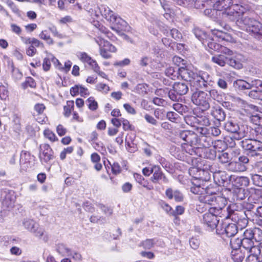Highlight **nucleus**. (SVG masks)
<instances>
[{
  "mask_svg": "<svg viewBox=\"0 0 262 262\" xmlns=\"http://www.w3.org/2000/svg\"><path fill=\"white\" fill-rule=\"evenodd\" d=\"M231 257L234 262H242L245 257V254L241 250H232Z\"/></svg>",
  "mask_w": 262,
  "mask_h": 262,
  "instance_id": "obj_36",
  "label": "nucleus"
},
{
  "mask_svg": "<svg viewBox=\"0 0 262 262\" xmlns=\"http://www.w3.org/2000/svg\"><path fill=\"white\" fill-rule=\"evenodd\" d=\"M21 86L24 89H26L28 87L35 88L36 86V83L34 79L31 77H27L25 81L21 83Z\"/></svg>",
  "mask_w": 262,
  "mask_h": 262,
  "instance_id": "obj_43",
  "label": "nucleus"
},
{
  "mask_svg": "<svg viewBox=\"0 0 262 262\" xmlns=\"http://www.w3.org/2000/svg\"><path fill=\"white\" fill-rule=\"evenodd\" d=\"M189 173L196 179L204 180V174L208 173L203 170V168L199 169L197 167H192L189 169Z\"/></svg>",
  "mask_w": 262,
  "mask_h": 262,
  "instance_id": "obj_33",
  "label": "nucleus"
},
{
  "mask_svg": "<svg viewBox=\"0 0 262 262\" xmlns=\"http://www.w3.org/2000/svg\"><path fill=\"white\" fill-rule=\"evenodd\" d=\"M255 21L254 19L251 18L249 17L245 16L241 19L237 20V25L241 27H243L242 25L245 26V29L249 28L252 25L253 21Z\"/></svg>",
  "mask_w": 262,
  "mask_h": 262,
  "instance_id": "obj_40",
  "label": "nucleus"
},
{
  "mask_svg": "<svg viewBox=\"0 0 262 262\" xmlns=\"http://www.w3.org/2000/svg\"><path fill=\"white\" fill-rule=\"evenodd\" d=\"M261 234L262 230L259 228H249L244 232L243 237L258 242L261 238Z\"/></svg>",
  "mask_w": 262,
  "mask_h": 262,
  "instance_id": "obj_18",
  "label": "nucleus"
},
{
  "mask_svg": "<svg viewBox=\"0 0 262 262\" xmlns=\"http://www.w3.org/2000/svg\"><path fill=\"white\" fill-rule=\"evenodd\" d=\"M224 171H220L213 175L214 182L219 186L229 187L231 185L232 176Z\"/></svg>",
  "mask_w": 262,
  "mask_h": 262,
  "instance_id": "obj_11",
  "label": "nucleus"
},
{
  "mask_svg": "<svg viewBox=\"0 0 262 262\" xmlns=\"http://www.w3.org/2000/svg\"><path fill=\"white\" fill-rule=\"evenodd\" d=\"M197 125L209 126L210 124V120L206 116H201L196 117Z\"/></svg>",
  "mask_w": 262,
  "mask_h": 262,
  "instance_id": "obj_49",
  "label": "nucleus"
},
{
  "mask_svg": "<svg viewBox=\"0 0 262 262\" xmlns=\"http://www.w3.org/2000/svg\"><path fill=\"white\" fill-rule=\"evenodd\" d=\"M246 30L253 34L254 36L262 41V24L255 20L252 25Z\"/></svg>",
  "mask_w": 262,
  "mask_h": 262,
  "instance_id": "obj_22",
  "label": "nucleus"
},
{
  "mask_svg": "<svg viewBox=\"0 0 262 262\" xmlns=\"http://www.w3.org/2000/svg\"><path fill=\"white\" fill-rule=\"evenodd\" d=\"M215 41L216 40H215L214 38H212L210 39L205 40V41H203V45L205 46L207 45L208 48L211 50L223 53L228 55L232 54L233 52L232 51L230 50L224 46L216 43Z\"/></svg>",
  "mask_w": 262,
  "mask_h": 262,
  "instance_id": "obj_14",
  "label": "nucleus"
},
{
  "mask_svg": "<svg viewBox=\"0 0 262 262\" xmlns=\"http://www.w3.org/2000/svg\"><path fill=\"white\" fill-rule=\"evenodd\" d=\"M210 114L214 119L219 121H223L226 118V114L224 110L219 106L213 107Z\"/></svg>",
  "mask_w": 262,
  "mask_h": 262,
  "instance_id": "obj_29",
  "label": "nucleus"
},
{
  "mask_svg": "<svg viewBox=\"0 0 262 262\" xmlns=\"http://www.w3.org/2000/svg\"><path fill=\"white\" fill-rule=\"evenodd\" d=\"M233 86L235 89L241 90L250 89L249 83L242 79H238L235 81L233 83Z\"/></svg>",
  "mask_w": 262,
  "mask_h": 262,
  "instance_id": "obj_38",
  "label": "nucleus"
},
{
  "mask_svg": "<svg viewBox=\"0 0 262 262\" xmlns=\"http://www.w3.org/2000/svg\"><path fill=\"white\" fill-rule=\"evenodd\" d=\"M74 102L72 101H68L67 105L64 106V116L67 117L70 116L71 111L74 109Z\"/></svg>",
  "mask_w": 262,
  "mask_h": 262,
  "instance_id": "obj_54",
  "label": "nucleus"
},
{
  "mask_svg": "<svg viewBox=\"0 0 262 262\" xmlns=\"http://www.w3.org/2000/svg\"><path fill=\"white\" fill-rule=\"evenodd\" d=\"M23 224L26 229L34 233L36 236L40 238L43 235L44 230L39 227L38 224L34 221L32 220H25Z\"/></svg>",
  "mask_w": 262,
  "mask_h": 262,
  "instance_id": "obj_12",
  "label": "nucleus"
},
{
  "mask_svg": "<svg viewBox=\"0 0 262 262\" xmlns=\"http://www.w3.org/2000/svg\"><path fill=\"white\" fill-rule=\"evenodd\" d=\"M44 136L46 138H48L49 140L52 142H54L58 140L57 137L55 134L51 130L47 129L44 130Z\"/></svg>",
  "mask_w": 262,
  "mask_h": 262,
  "instance_id": "obj_59",
  "label": "nucleus"
},
{
  "mask_svg": "<svg viewBox=\"0 0 262 262\" xmlns=\"http://www.w3.org/2000/svg\"><path fill=\"white\" fill-rule=\"evenodd\" d=\"M238 163L242 166V167L244 168V169L246 171L247 170V164H248L249 162V159L246 156H240L236 159Z\"/></svg>",
  "mask_w": 262,
  "mask_h": 262,
  "instance_id": "obj_56",
  "label": "nucleus"
},
{
  "mask_svg": "<svg viewBox=\"0 0 262 262\" xmlns=\"http://www.w3.org/2000/svg\"><path fill=\"white\" fill-rule=\"evenodd\" d=\"M182 152H183V155L185 156H180L178 155V158L181 159H184V157H187L188 155L194 156L196 155V151L195 147H193V145H189L188 144L184 143L181 146Z\"/></svg>",
  "mask_w": 262,
  "mask_h": 262,
  "instance_id": "obj_30",
  "label": "nucleus"
},
{
  "mask_svg": "<svg viewBox=\"0 0 262 262\" xmlns=\"http://www.w3.org/2000/svg\"><path fill=\"white\" fill-rule=\"evenodd\" d=\"M211 60L221 67H224L227 64L228 57L223 54L216 55L212 57Z\"/></svg>",
  "mask_w": 262,
  "mask_h": 262,
  "instance_id": "obj_34",
  "label": "nucleus"
},
{
  "mask_svg": "<svg viewBox=\"0 0 262 262\" xmlns=\"http://www.w3.org/2000/svg\"><path fill=\"white\" fill-rule=\"evenodd\" d=\"M255 241L243 237L242 238V246L247 250L250 254H253V249L256 246L254 245V242Z\"/></svg>",
  "mask_w": 262,
  "mask_h": 262,
  "instance_id": "obj_35",
  "label": "nucleus"
},
{
  "mask_svg": "<svg viewBox=\"0 0 262 262\" xmlns=\"http://www.w3.org/2000/svg\"><path fill=\"white\" fill-rule=\"evenodd\" d=\"M208 182L204 184H203V186H204V189L205 190L204 192V195H212L215 194L216 189L213 188L211 185H208Z\"/></svg>",
  "mask_w": 262,
  "mask_h": 262,
  "instance_id": "obj_57",
  "label": "nucleus"
},
{
  "mask_svg": "<svg viewBox=\"0 0 262 262\" xmlns=\"http://www.w3.org/2000/svg\"><path fill=\"white\" fill-rule=\"evenodd\" d=\"M218 159L221 163L225 164V165L229 163L230 160L229 155L227 152L220 153Z\"/></svg>",
  "mask_w": 262,
  "mask_h": 262,
  "instance_id": "obj_53",
  "label": "nucleus"
},
{
  "mask_svg": "<svg viewBox=\"0 0 262 262\" xmlns=\"http://www.w3.org/2000/svg\"><path fill=\"white\" fill-rule=\"evenodd\" d=\"M230 244L233 249L232 250H240L239 248L242 247V238H231Z\"/></svg>",
  "mask_w": 262,
  "mask_h": 262,
  "instance_id": "obj_47",
  "label": "nucleus"
},
{
  "mask_svg": "<svg viewBox=\"0 0 262 262\" xmlns=\"http://www.w3.org/2000/svg\"><path fill=\"white\" fill-rule=\"evenodd\" d=\"M251 179L254 185L262 187V174L257 172L251 174Z\"/></svg>",
  "mask_w": 262,
  "mask_h": 262,
  "instance_id": "obj_46",
  "label": "nucleus"
},
{
  "mask_svg": "<svg viewBox=\"0 0 262 262\" xmlns=\"http://www.w3.org/2000/svg\"><path fill=\"white\" fill-rule=\"evenodd\" d=\"M225 167L228 171L233 172H239L245 171L236 159L230 162L225 165Z\"/></svg>",
  "mask_w": 262,
  "mask_h": 262,
  "instance_id": "obj_32",
  "label": "nucleus"
},
{
  "mask_svg": "<svg viewBox=\"0 0 262 262\" xmlns=\"http://www.w3.org/2000/svg\"><path fill=\"white\" fill-rule=\"evenodd\" d=\"M190 191L194 194L203 196L204 192H205V190L204 189V186H203V185L201 186L200 184H194L193 186L191 187Z\"/></svg>",
  "mask_w": 262,
  "mask_h": 262,
  "instance_id": "obj_45",
  "label": "nucleus"
},
{
  "mask_svg": "<svg viewBox=\"0 0 262 262\" xmlns=\"http://www.w3.org/2000/svg\"><path fill=\"white\" fill-rule=\"evenodd\" d=\"M46 108L45 106L42 103H37L34 106V116L42 115L45 110Z\"/></svg>",
  "mask_w": 262,
  "mask_h": 262,
  "instance_id": "obj_60",
  "label": "nucleus"
},
{
  "mask_svg": "<svg viewBox=\"0 0 262 262\" xmlns=\"http://www.w3.org/2000/svg\"><path fill=\"white\" fill-rule=\"evenodd\" d=\"M232 4V0H218L213 5V11H226L230 8Z\"/></svg>",
  "mask_w": 262,
  "mask_h": 262,
  "instance_id": "obj_25",
  "label": "nucleus"
},
{
  "mask_svg": "<svg viewBox=\"0 0 262 262\" xmlns=\"http://www.w3.org/2000/svg\"><path fill=\"white\" fill-rule=\"evenodd\" d=\"M39 158L42 163H48L53 159V151L49 144H43L40 146Z\"/></svg>",
  "mask_w": 262,
  "mask_h": 262,
  "instance_id": "obj_16",
  "label": "nucleus"
},
{
  "mask_svg": "<svg viewBox=\"0 0 262 262\" xmlns=\"http://www.w3.org/2000/svg\"><path fill=\"white\" fill-rule=\"evenodd\" d=\"M236 204L229 205L227 208V215L226 219H230L236 224L241 229L246 227L248 223V214L244 210H238L236 209Z\"/></svg>",
  "mask_w": 262,
  "mask_h": 262,
  "instance_id": "obj_2",
  "label": "nucleus"
},
{
  "mask_svg": "<svg viewBox=\"0 0 262 262\" xmlns=\"http://www.w3.org/2000/svg\"><path fill=\"white\" fill-rule=\"evenodd\" d=\"M225 129L233 134L235 140H239L246 136L247 127L239 124L236 120L231 119L227 121L224 125Z\"/></svg>",
  "mask_w": 262,
  "mask_h": 262,
  "instance_id": "obj_4",
  "label": "nucleus"
},
{
  "mask_svg": "<svg viewBox=\"0 0 262 262\" xmlns=\"http://www.w3.org/2000/svg\"><path fill=\"white\" fill-rule=\"evenodd\" d=\"M181 74L183 80L191 82L196 89H207L211 81L209 74L204 71H200L195 73L189 69L183 70Z\"/></svg>",
  "mask_w": 262,
  "mask_h": 262,
  "instance_id": "obj_1",
  "label": "nucleus"
},
{
  "mask_svg": "<svg viewBox=\"0 0 262 262\" xmlns=\"http://www.w3.org/2000/svg\"><path fill=\"white\" fill-rule=\"evenodd\" d=\"M250 84V89H262V81L259 79H254L252 80Z\"/></svg>",
  "mask_w": 262,
  "mask_h": 262,
  "instance_id": "obj_61",
  "label": "nucleus"
},
{
  "mask_svg": "<svg viewBox=\"0 0 262 262\" xmlns=\"http://www.w3.org/2000/svg\"><path fill=\"white\" fill-rule=\"evenodd\" d=\"M95 40L99 46L103 47L108 52L114 53L117 51L116 47L107 40L99 37L95 38Z\"/></svg>",
  "mask_w": 262,
  "mask_h": 262,
  "instance_id": "obj_31",
  "label": "nucleus"
},
{
  "mask_svg": "<svg viewBox=\"0 0 262 262\" xmlns=\"http://www.w3.org/2000/svg\"><path fill=\"white\" fill-rule=\"evenodd\" d=\"M215 194H212V195H205L203 196H200V200L201 201L205 203L210 204L211 205H215L214 201L215 198L216 197V196L215 195Z\"/></svg>",
  "mask_w": 262,
  "mask_h": 262,
  "instance_id": "obj_42",
  "label": "nucleus"
},
{
  "mask_svg": "<svg viewBox=\"0 0 262 262\" xmlns=\"http://www.w3.org/2000/svg\"><path fill=\"white\" fill-rule=\"evenodd\" d=\"M98 9L101 15L111 23L120 25L121 29L127 27V23L118 16L106 5H102L98 7Z\"/></svg>",
  "mask_w": 262,
  "mask_h": 262,
  "instance_id": "obj_5",
  "label": "nucleus"
},
{
  "mask_svg": "<svg viewBox=\"0 0 262 262\" xmlns=\"http://www.w3.org/2000/svg\"><path fill=\"white\" fill-rule=\"evenodd\" d=\"M238 226L236 224H229L225 225H219L216 230V233L224 237H233L237 233Z\"/></svg>",
  "mask_w": 262,
  "mask_h": 262,
  "instance_id": "obj_9",
  "label": "nucleus"
},
{
  "mask_svg": "<svg viewBox=\"0 0 262 262\" xmlns=\"http://www.w3.org/2000/svg\"><path fill=\"white\" fill-rule=\"evenodd\" d=\"M227 64L236 69H241L243 68V64L241 61L234 58L228 57Z\"/></svg>",
  "mask_w": 262,
  "mask_h": 262,
  "instance_id": "obj_44",
  "label": "nucleus"
},
{
  "mask_svg": "<svg viewBox=\"0 0 262 262\" xmlns=\"http://www.w3.org/2000/svg\"><path fill=\"white\" fill-rule=\"evenodd\" d=\"M31 155L30 152L23 150L20 154L19 165L20 170L26 171L30 167Z\"/></svg>",
  "mask_w": 262,
  "mask_h": 262,
  "instance_id": "obj_21",
  "label": "nucleus"
},
{
  "mask_svg": "<svg viewBox=\"0 0 262 262\" xmlns=\"http://www.w3.org/2000/svg\"><path fill=\"white\" fill-rule=\"evenodd\" d=\"M187 137V144L189 145H196L198 142V136L196 134L190 132Z\"/></svg>",
  "mask_w": 262,
  "mask_h": 262,
  "instance_id": "obj_55",
  "label": "nucleus"
},
{
  "mask_svg": "<svg viewBox=\"0 0 262 262\" xmlns=\"http://www.w3.org/2000/svg\"><path fill=\"white\" fill-rule=\"evenodd\" d=\"M165 194L169 199L171 200L174 198L177 202H182L183 201V195L178 190H173L169 188L166 190Z\"/></svg>",
  "mask_w": 262,
  "mask_h": 262,
  "instance_id": "obj_28",
  "label": "nucleus"
},
{
  "mask_svg": "<svg viewBox=\"0 0 262 262\" xmlns=\"http://www.w3.org/2000/svg\"><path fill=\"white\" fill-rule=\"evenodd\" d=\"M78 58L84 64H88L95 72H98L100 69L96 60L92 59L86 53L79 52L77 53Z\"/></svg>",
  "mask_w": 262,
  "mask_h": 262,
  "instance_id": "obj_13",
  "label": "nucleus"
},
{
  "mask_svg": "<svg viewBox=\"0 0 262 262\" xmlns=\"http://www.w3.org/2000/svg\"><path fill=\"white\" fill-rule=\"evenodd\" d=\"M191 100L194 104L200 106L203 111L207 110L210 107L207 94L203 91H199L193 93Z\"/></svg>",
  "mask_w": 262,
  "mask_h": 262,
  "instance_id": "obj_6",
  "label": "nucleus"
},
{
  "mask_svg": "<svg viewBox=\"0 0 262 262\" xmlns=\"http://www.w3.org/2000/svg\"><path fill=\"white\" fill-rule=\"evenodd\" d=\"M242 147L251 157L259 156V152L262 151V141L258 139H245L239 142Z\"/></svg>",
  "mask_w": 262,
  "mask_h": 262,
  "instance_id": "obj_3",
  "label": "nucleus"
},
{
  "mask_svg": "<svg viewBox=\"0 0 262 262\" xmlns=\"http://www.w3.org/2000/svg\"><path fill=\"white\" fill-rule=\"evenodd\" d=\"M173 109L181 114L186 113L188 112L189 108L185 105L180 103H174L173 104Z\"/></svg>",
  "mask_w": 262,
  "mask_h": 262,
  "instance_id": "obj_48",
  "label": "nucleus"
},
{
  "mask_svg": "<svg viewBox=\"0 0 262 262\" xmlns=\"http://www.w3.org/2000/svg\"><path fill=\"white\" fill-rule=\"evenodd\" d=\"M86 102L88 103L89 108L91 111H95L97 109L98 103L94 97H91L89 98L86 100Z\"/></svg>",
  "mask_w": 262,
  "mask_h": 262,
  "instance_id": "obj_58",
  "label": "nucleus"
},
{
  "mask_svg": "<svg viewBox=\"0 0 262 262\" xmlns=\"http://www.w3.org/2000/svg\"><path fill=\"white\" fill-rule=\"evenodd\" d=\"M150 180L154 184H167L169 182L168 178L158 165L155 166V170Z\"/></svg>",
  "mask_w": 262,
  "mask_h": 262,
  "instance_id": "obj_15",
  "label": "nucleus"
},
{
  "mask_svg": "<svg viewBox=\"0 0 262 262\" xmlns=\"http://www.w3.org/2000/svg\"><path fill=\"white\" fill-rule=\"evenodd\" d=\"M231 185L232 187H247L250 183L249 179L247 177H238L235 175L232 176Z\"/></svg>",
  "mask_w": 262,
  "mask_h": 262,
  "instance_id": "obj_23",
  "label": "nucleus"
},
{
  "mask_svg": "<svg viewBox=\"0 0 262 262\" xmlns=\"http://www.w3.org/2000/svg\"><path fill=\"white\" fill-rule=\"evenodd\" d=\"M14 199H11L10 195L8 194L2 201V205L4 207H6L9 209L12 208L14 205Z\"/></svg>",
  "mask_w": 262,
  "mask_h": 262,
  "instance_id": "obj_51",
  "label": "nucleus"
},
{
  "mask_svg": "<svg viewBox=\"0 0 262 262\" xmlns=\"http://www.w3.org/2000/svg\"><path fill=\"white\" fill-rule=\"evenodd\" d=\"M214 203L215 205H214V207L212 209L214 210V213L220 214V211L222 210L225 208L227 204V200L225 198L217 195L215 198Z\"/></svg>",
  "mask_w": 262,
  "mask_h": 262,
  "instance_id": "obj_26",
  "label": "nucleus"
},
{
  "mask_svg": "<svg viewBox=\"0 0 262 262\" xmlns=\"http://www.w3.org/2000/svg\"><path fill=\"white\" fill-rule=\"evenodd\" d=\"M216 156V151L212 148H205L204 149V156L207 159H214Z\"/></svg>",
  "mask_w": 262,
  "mask_h": 262,
  "instance_id": "obj_50",
  "label": "nucleus"
},
{
  "mask_svg": "<svg viewBox=\"0 0 262 262\" xmlns=\"http://www.w3.org/2000/svg\"><path fill=\"white\" fill-rule=\"evenodd\" d=\"M40 39L46 41L48 45H52L54 44V40L49 34L47 30L42 31L39 34Z\"/></svg>",
  "mask_w": 262,
  "mask_h": 262,
  "instance_id": "obj_41",
  "label": "nucleus"
},
{
  "mask_svg": "<svg viewBox=\"0 0 262 262\" xmlns=\"http://www.w3.org/2000/svg\"><path fill=\"white\" fill-rule=\"evenodd\" d=\"M220 25L218 28L211 30L213 38L218 41L228 40L230 36L226 31L230 29V26L223 23H220Z\"/></svg>",
  "mask_w": 262,
  "mask_h": 262,
  "instance_id": "obj_8",
  "label": "nucleus"
},
{
  "mask_svg": "<svg viewBox=\"0 0 262 262\" xmlns=\"http://www.w3.org/2000/svg\"><path fill=\"white\" fill-rule=\"evenodd\" d=\"M57 252L62 256L72 255V251L63 244H59L56 248Z\"/></svg>",
  "mask_w": 262,
  "mask_h": 262,
  "instance_id": "obj_39",
  "label": "nucleus"
},
{
  "mask_svg": "<svg viewBox=\"0 0 262 262\" xmlns=\"http://www.w3.org/2000/svg\"><path fill=\"white\" fill-rule=\"evenodd\" d=\"M136 181L141 185L143 187L145 188L148 190L153 189V186L149 185L148 182L141 175L139 174H136L134 175Z\"/></svg>",
  "mask_w": 262,
  "mask_h": 262,
  "instance_id": "obj_37",
  "label": "nucleus"
},
{
  "mask_svg": "<svg viewBox=\"0 0 262 262\" xmlns=\"http://www.w3.org/2000/svg\"><path fill=\"white\" fill-rule=\"evenodd\" d=\"M193 33L195 35V37L201 40L203 44V41H205V40H207L206 39V34L198 28H195L193 30Z\"/></svg>",
  "mask_w": 262,
  "mask_h": 262,
  "instance_id": "obj_52",
  "label": "nucleus"
},
{
  "mask_svg": "<svg viewBox=\"0 0 262 262\" xmlns=\"http://www.w3.org/2000/svg\"><path fill=\"white\" fill-rule=\"evenodd\" d=\"M203 170L207 172V174H204V180L206 181L210 178V174L209 172L213 173V176L216 173H218L220 170L217 169V164L213 163L211 164L210 163L206 162L204 164Z\"/></svg>",
  "mask_w": 262,
  "mask_h": 262,
  "instance_id": "obj_27",
  "label": "nucleus"
},
{
  "mask_svg": "<svg viewBox=\"0 0 262 262\" xmlns=\"http://www.w3.org/2000/svg\"><path fill=\"white\" fill-rule=\"evenodd\" d=\"M244 8L238 4L232 5L228 9L223 12L224 18H226L231 21H236L239 19L240 16L243 14Z\"/></svg>",
  "mask_w": 262,
  "mask_h": 262,
  "instance_id": "obj_7",
  "label": "nucleus"
},
{
  "mask_svg": "<svg viewBox=\"0 0 262 262\" xmlns=\"http://www.w3.org/2000/svg\"><path fill=\"white\" fill-rule=\"evenodd\" d=\"M216 213L211 212H206L203 215L201 219V222L207 228L208 230H213L219 227L217 224L219 220Z\"/></svg>",
  "mask_w": 262,
  "mask_h": 262,
  "instance_id": "obj_10",
  "label": "nucleus"
},
{
  "mask_svg": "<svg viewBox=\"0 0 262 262\" xmlns=\"http://www.w3.org/2000/svg\"><path fill=\"white\" fill-rule=\"evenodd\" d=\"M232 200L233 201H241L245 199L248 194L247 190L242 187H232L230 189Z\"/></svg>",
  "mask_w": 262,
  "mask_h": 262,
  "instance_id": "obj_19",
  "label": "nucleus"
},
{
  "mask_svg": "<svg viewBox=\"0 0 262 262\" xmlns=\"http://www.w3.org/2000/svg\"><path fill=\"white\" fill-rule=\"evenodd\" d=\"M96 90L104 93H107L110 91V87L106 84L103 83H98L96 86Z\"/></svg>",
  "mask_w": 262,
  "mask_h": 262,
  "instance_id": "obj_63",
  "label": "nucleus"
},
{
  "mask_svg": "<svg viewBox=\"0 0 262 262\" xmlns=\"http://www.w3.org/2000/svg\"><path fill=\"white\" fill-rule=\"evenodd\" d=\"M167 118L171 122H176L180 119L179 116L173 112H168L166 114Z\"/></svg>",
  "mask_w": 262,
  "mask_h": 262,
  "instance_id": "obj_62",
  "label": "nucleus"
},
{
  "mask_svg": "<svg viewBox=\"0 0 262 262\" xmlns=\"http://www.w3.org/2000/svg\"><path fill=\"white\" fill-rule=\"evenodd\" d=\"M188 82H175L173 85L172 88L176 93L181 96L185 95L189 91Z\"/></svg>",
  "mask_w": 262,
  "mask_h": 262,
  "instance_id": "obj_24",
  "label": "nucleus"
},
{
  "mask_svg": "<svg viewBox=\"0 0 262 262\" xmlns=\"http://www.w3.org/2000/svg\"><path fill=\"white\" fill-rule=\"evenodd\" d=\"M203 141L206 143L203 144L204 146L209 147L212 145L214 149L219 152L223 151L228 146L227 143L223 140H217L213 141L209 137H205Z\"/></svg>",
  "mask_w": 262,
  "mask_h": 262,
  "instance_id": "obj_17",
  "label": "nucleus"
},
{
  "mask_svg": "<svg viewBox=\"0 0 262 262\" xmlns=\"http://www.w3.org/2000/svg\"><path fill=\"white\" fill-rule=\"evenodd\" d=\"M183 70H188V69L183 67L179 68L177 66L169 67L165 69V73L167 77L172 80H176L179 76L183 79V77L181 74Z\"/></svg>",
  "mask_w": 262,
  "mask_h": 262,
  "instance_id": "obj_20",
  "label": "nucleus"
},
{
  "mask_svg": "<svg viewBox=\"0 0 262 262\" xmlns=\"http://www.w3.org/2000/svg\"><path fill=\"white\" fill-rule=\"evenodd\" d=\"M251 255L262 256V242L253 249V254Z\"/></svg>",
  "mask_w": 262,
  "mask_h": 262,
  "instance_id": "obj_64",
  "label": "nucleus"
}]
</instances>
